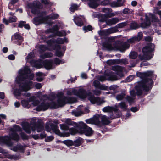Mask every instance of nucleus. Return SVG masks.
Wrapping results in <instances>:
<instances>
[{
  "mask_svg": "<svg viewBox=\"0 0 161 161\" xmlns=\"http://www.w3.org/2000/svg\"><path fill=\"white\" fill-rule=\"evenodd\" d=\"M34 74L31 73L28 66L22 67L18 72V75L16 78V82L19 84V89L17 88L16 84L11 86V92L15 96L20 95L21 91H28L31 89L33 85V82Z\"/></svg>",
  "mask_w": 161,
  "mask_h": 161,
  "instance_id": "f257e3e1",
  "label": "nucleus"
},
{
  "mask_svg": "<svg viewBox=\"0 0 161 161\" xmlns=\"http://www.w3.org/2000/svg\"><path fill=\"white\" fill-rule=\"evenodd\" d=\"M28 7L31 9V12L34 14H37L38 16L33 19L32 22L36 25H38L42 23L47 24L51 25L53 22L52 19L58 18L59 16L57 14L52 13L49 16L44 17L46 14L45 12H41L40 9L42 8L40 3L37 1H34L32 3H30L27 5Z\"/></svg>",
  "mask_w": 161,
  "mask_h": 161,
  "instance_id": "f03ea898",
  "label": "nucleus"
},
{
  "mask_svg": "<svg viewBox=\"0 0 161 161\" xmlns=\"http://www.w3.org/2000/svg\"><path fill=\"white\" fill-rule=\"evenodd\" d=\"M137 77L142 80V81L136 86L137 94L138 96L144 95L145 92L151 89L153 84V80H155L157 76L153 71H147L144 72H137Z\"/></svg>",
  "mask_w": 161,
  "mask_h": 161,
  "instance_id": "7ed1b4c3",
  "label": "nucleus"
},
{
  "mask_svg": "<svg viewBox=\"0 0 161 161\" xmlns=\"http://www.w3.org/2000/svg\"><path fill=\"white\" fill-rule=\"evenodd\" d=\"M34 57V53L31 52L28 54L25 60L27 63H30L31 65L38 69L44 67L47 70H52L55 69L57 66L65 63V61L63 59L55 58L53 59L43 61L42 65L37 63L35 60H32Z\"/></svg>",
  "mask_w": 161,
  "mask_h": 161,
  "instance_id": "20e7f679",
  "label": "nucleus"
},
{
  "mask_svg": "<svg viewBox=\"0 0 161 161\" xmlns=\"http://www.w3.org/2000/svg\"><path fill=\"white\" fill-rule=\"evenodd\" d=\"M66 92L67 95L73 94L82 99H85L87 97L88 100L92 104L100 105L104 102L103 99L98 97H95L91 93L87 92L83 88H80L78 90L75 88L69 89L66 90Z\"/></svg>",
  "mask_w": 161,
  "mask_h": 161,
  "instance_id": "39448f33",
  "label": "nucleus"
},
{
  "mask_svg": "<svg viewBox=\"0 0 161 161\" xmlns=\"http://www.w3.org/2000/svg\"><path fill=\"white\" fill-rule=\"evenodd\" d=\"M137 41H138L136 36H134L128 39L126 42L123 43L117 41L113 45L108 43H104L103 44V49L108 50H119L121 52H123L129 48L130 44L134 43Z\"/></svg>",
  "mask_w": 161,
  "mask_h": 161,
  "instance_id": "423d86ee",
  "label": "nucleus"
},
{
  "mask_svg": "<svg viewBox=\"0 0 161 161\" xmlns=\"http://www.w3.org/2000/svg\"><path fill=\"white\" fill-rule=\"evenodd\" d=\"M21 125L23 130L28 134H30L31 130L33 132L36 131L37 132H40L44 130L42 120L36 117L32 119L31 124L27 122H23L21 123Z\"/></svg>",
  "mask_w": 161,
  "mask_h": 161,
  "instance_id": "0eeeda50",
  "label": "nucleus"
},
{
  "mask_svg": "<svg viewBox=\"0 0 161 161\" xmlns=\"http://www.w3.org/2000/svg\"><path fill=\"white\" fill-rule=\"evenodd\" d=\"M65 122L67 125H73L74 127L76 128L77 132L80 134H84L87 136H91L93 133L94 131L92 129L82 122L77 123L68 119L66 120Z\"/></svg>",
  "mask_w": 161,
  "mask_h": 161,
  "instance_id": "6e6552de",
  "label": "nucleus"
},
{
  "mask_svg": "<svg viewBox=\"0 0 161 161\" xmlns=\"http://www.w3.org/2000/svg\"><path fill=\"white\" fill-rule=\"evenodd\" d=\"M21 130V128L19 125H14L10 130L9 136H6L1 137L0 139L1 142L8 146H12L13 144L11 139L18 141L19 139V136L17 133L20 132Z\"/></svg>",
  "mask_w": 161,
  "mask_h": 161,
  "instance_id": "1a4fd4ad",
  "label": "nucleus"
},
{
  "mask_svg": "<svg viewBox=\"0 0 161 161\" xmlns=\"http://www.w3.org/2000/svg\"><path fill=\"white\" fill-rule=\"evenodd\" d=\"M155 47L154 45L152 43H148L142 50V54L138 55V58L141 60L147 61L151 59L153 57L152 52Z\"/></svg>",
  "mask_w": 161,
  "mask_h": 161,
  "instance_id": "9d476101",
  "label": "nucleus"
},
{
  "mask_svg": "<svg viewBox=\"0 0 161 161\" xmlns=\"http://www.w3.org/2000/svg\"><path fill=\"white\" fill-rule=\"evenodd\" d=\"M58 97L57 103L54 105L53 108H55L64 106L65 103H72L77 101V99L75 97H67L64 96L62 92H58L57 94Z\"/></svg>",
  "mask_w": 161,
  "mask_h": 161,
  "instance_id": "9b49d317",
  "label": "nucleus"
},
{
  "mask_svg": "<svg viewBox=\"0 0 161 161\" xmlns=\"http://www.w3.org/2000/svg\"><path fill=\"white\" fill-rule=\"evenodd\" d=\"M47 44H48L47 43ZM48 45V44H47ZM39 48L41 51L42 52H44L46 50L52 51L53 50H55V55L56 56L58 57H62L64 54L65 51L66 49V46H63L62 47V49L63 51H60L61 49V47L59 46H57V47H54L53 46H49L48 45L47 47L46 46L41 45L39 46Z\"/></svg>",
  "mask_w": 161,
  "mask_h": 161,
  "instance_id": "f8f14e48",
  "label": "nucleus"
},
{
  "mask_svg": "<svg viewBox=\"0 0 161 161\" xmlns=\"http://www.w3.org/2000/svg\"><path fill=\"white\" fill-rule=\"evenodd\" d=\"M45 130L48 132L52 130L56 134L61 137L68 136H69V133L65 134L60 132L58 127L52 123H47L46 124L45 127Z\"/></svg>",
  "mask_w": 161,
  "mask_h": 161,
  "instance_id": "ddd939ff",
  "label": "nucleus"
},
{
  "mask_svg": "<svg viewBox=\"0 0 161 161\" xmlns=\"http://www.w3.org/2000/svg\"><path fill=\"white\" fill-rule=\"evenodd\" d=\"M68 40L67 38L66 37H64V38H58L57 39H54L53 38H52L49 40L47 42V43H48L49 46H53L54 47H57V46H54V44L56 43L59 44H63L64 43H67L68 42ZM58 46H59L58 45ZM63 46H62L60 47H61V49H60V51H63L62 49V47Z\"/></svg>",
  "mask_w": 161,
  "mask_h": 161,
  "instance_id": "4468645a",
  "label": "nucleus"
},
{
  "mask_svg": "<svg viewBox=\"0 0 161 161\" xmlns=\"http://www.w3.org/2000/svg\"><path fill=\"white\" fill-rule=\"evenodd\" d=\"M59 30L58 26L55 25L53 26V29H50L47 31V33L52 32L54 34V36H65L66 35V33L64 30L58 31Z\"/></svg>",
  "mask_w": 161,
  "mask_h": 161,
  "instance_id": "2eb2a0df",
  "label": "nucleus"
},
{
  "mask_svg": "<svg viewBox=\"0 0 161 161\" xmlns=\"http://www.w3.org/2000/svg\"><path fill=\"white\" fill-rule=\"evenodd\" d=\"M35 101L36 100H35ZM36 101L38 102V103L36 106L37 107L36 108V110L37 111H40L46 110L50 106V103L47 102L46 101H44L41 102H39L38 100Z\"/></svg>",
  "mask_w": 161,
  "mask_h": 161,
  "instance_id": "dca6fc26",
  "label": "nucleus"
},
{
  "mask_svg": "<svg viewBox=\"0 0 161 161\" xmlns=\"http://www.w3.org/2000/svg\"><path fill=\"white\" fill-rule=\"evenodd\" d=\"M36 97L35 96H31L29 97L28 100H23L21 101V104L22 106L25 108H28L30 107V105L29 104V102H32V104L34 106H36L38 103V102L37 101H35Z\"/></svg>",
  "mask_w": 161,
  "mask_h": 161,
  "instance_id": "f3484780",
  "label": "nucleus"
},
{
  "mask_svg": "<svg viewBox=\"0 0 161 161\" xmlns=\"http://www.w3.org/2000/svg\"><path fill=\"white\" fill-rule=\"evenodd\" d=\"M73 20L75 23L79 26H82L85 21V19L84 16L80 15L74 16Z\"/></svg>",
  "mask_w": 161,
  "mask_h": 161,
  "instance_id": "a211bd4d",
  "label": "nucleus"
},
{
  "mask_svg": "<svg viewBox=\"0 0 161 161\" xmlns=\"http://www.w3.org/2000/svg\"><path fill=\"white\" fill-rule=\"evenodd\" d=\"M112 70L116 71L117 75L121 77L123 76V72L125 70V69L121 66L115 65L112 67Z\"/></svg>",
  "mask_w": 161,
  "mask_h": 161,
  "instance_id": "6ab92c4d",
  "label": "nucleus"
},
{
  "mask_svg": "<svg viewBox=\"0 0 161 161\" xmlns=\"http://www.w3.org/2000/svg\"><path fill=\"white\" fill-rule=\"evenodd\" d=\"M0 153L5 154V156L7 158L13 159L15 160L19 159L20 158L19 155H11L8 153L7 151L0 147Z\"/></svg>",
  "mask_w": 161,
  "mask_h": 161,
  "instance_id": "aec40b11",
  "label": "nucleus"
},
{
  "mask_svg": "<svg viewBox=\"0 0 161 161\" xmlns=\"http://www.w3.org/2000/svg\"><path fill=\"white\" fill-rule=\"evenodd\" d=\"M117 1H113L110 3V6L112 8H117L123 6L124 3L125 2V0H117Z\"/></svg>",
  "mask_w": 161,
  "mask_h": 161,
  "instance_id": "412c9836",
  "label": "nucleus"
},
{
  "mask_svg": "<svg viewBox=\"0 0 161 161\" xmlns=\"http://www.w3.org/2000/svg\"><path fill=\"white\" fill-rule=\"evenodd\" d=\"M84 108L82 106H79L76 109L73 110L71 112L72 114L75 116H79L83 114Z\"/></svg>",
  "mask_w": 161,
  "mask_h": 161,
  "instance_id": "4be33fe9",
  "label": "nucleus"
},
{
  "mask_svg": "<svg viewBox=\"0 0 161 161\" xmlns=\"http://www.w3.org/2000/svg\"><path fill=\"white\" fill-rule=\"evenodd\" d=\"M60 126L61 129L64 131L69 130L70 132L73 135L75 134L77 132V130L76 129H75L74 128H71L69 129V126L65 124H60Z\"/></svg>",
  "mask_w": 161,
  "mask_h": 161,
  "instance_id": "5701e85b",
  "label": "nucleus"
},
{
  "mask_svg": "<svg viewBox=\"0 0 161 161\" xmlns=\"http://www.w3.org/2000/svg\"><path fill=\"white\" fill-rule=\"evenodd\" d=\"M86 2L89 6L91 8H95L99 5L98 0H83Z\"/></svg>",
  "mask_w": 161,
  "mask_h": 161,
  "instance_id": "b1692460",
  "label": "nucleus"
},
{
  "mask_svg": "<svg viewBox=\"0 0 161 161\" xmlns=\"http://www.w3.org/2000/svg\"><path fill=\"white\" fill-rule=\"evenodd\" d=\"M136 95L135 91L132 90L130 91V96H127L126 97V100L130 104L134 102Z\"/></svg>",
  "mask_w": 161,
  "mask_h": 161,
  "instance_id": "393cba45",
  "label": "nucleus"
},
{
  "mask_svg": "<svg viewBox=\"0 0 161 161\" xmlns=\"http://www.w3.org/2000/svg\"><path fill=\"white\" fill-rule=\"evenodd\" d=\"M119 21V18L117 17L113 18L108 19L106 21V25H112L116 24Z\"/></svg>",
  "mask_w": 161,
  "mask_h": 161,
  "instance_id": "a878e982",
  "label": "nucleus"
},
{
  "mask_svg": "<svg viewBox=\"0 0 161 161\" xmlns=\"http://www.w3.org/2000/svg\"><path fill=\"white\" fill-rule=\"evenodd\" d=\"M36 80L38 81H42L44 79L45 75L44 73L41 72H38L36 73Z\"/></svg>",
  "mask_w": 161,
  "mask_h": 161,
  "instance_id": "bb28decb",
  "label": "nucleus"
},
{
  "mask_svg": "<svg viewBox=\"0 0 161 161\" xmlns=\"http://www.w3.org/2000/svg\"><path fill=\"white\" fill-rule=\"evenodd\" d=\"M146 21L142 23L141 24V26L143 28H145L149 26L151 23L150 21L148 16L146 15H145Z\"/></svg>",
  "mask_w": 161,
  "mask_h": 161,
  "instance_id": "cd10ccee",
  "label": "nucleus"
},
{
  "mask_svg": "<svg viewBox=\"0 0 161 161\" xmlns=\"http://www.w3.org/2000/svg\"><path fill=\"white\" fill-rule=\"evenodd\" d=\"M125 96L126 94L125 92L120 93L115 96V98L118 101L122 100L125 98L126 99Z\"/></svg>",
  "mask_w": 161,
  "mask_h": 161,
  "instance_id": "c85d7f7f",
  "label": "nucleus"
},
{
  "mask_svg": "<svg viewBox=\"0 0 161 161\" xmlns=\"http://www.w3.org/2000/svg\"><path fill=\"white\" fill-rule=\"evenodd\" d=\"M110 75L108 77V79L109 80L115 81L118 80L119 78L112 72H109Z\"/></svg>",
  "mask_w": 161,
  "mask_h": 161,
  "instance_id": "c756f323",
  "label": "nucleus"
},
{
  "mask_svg": "<svg viewBox=\"0 0 161 161\" xmlns=\"http://www.w3.org/2000/svg\"><path fill=\"white\" fill-rule=\"evenodd\" d=\"M127 105L126 103L123 102H122L118 104V106L116 107L117 108H119L122 110L124 111L126 110L127 109Z\"/></svg>",
  "mask_w": 161,
  "mask_h": 161,
  "instance_id": "7c9ffc66",
  "label": "nucleus"
},
{
  "mask_svg": "<svg viewBox=\"0 0 161 161\" xmlns=\"http://www.w3.org/2000/svg\"><path fill=\"white\" fill-rule=\"evenodd\" d=\"M53 56V54L50 52H47L45 53L44 54H42L40 56V58L43 59L47 58H51Z\"/></svg>",
  "mask_w": 161,
  "mask_h": 161,
  "instance_id": "2f4dec72",
  "label": "nucleus"
},
{
  "mask_svg": "<svg viewBox=\"0 0 161 161\" xmlns=\"http://www.w3.org/2000/svg\"><path fill=\"white\" fill-rule=\"evenodd\" d=\"M128 64V60L127 58L117 59V64L126 65Z\"/></svg>",
  "mask_w": 161,
  "mask_h": 161,
  "instance_id": "473e14b6",
  "label": "nucleus"
},
{
  "mask_svg": "<svg viewBox=\"0 0 161 161\" xmlns=\"http://www.w3.org/2000/svg\"><path fill=\"white\" fill-rule=\"evenodd\" d=\"M24 149V147L20 144H18L16 147H14L12 149H11V150L14 151H17L19 150L22 152H23Z\"/></svg>",
  "mask_w": 161,
  "mask_h": 161,
  "instance_id": "72a5a7b5",
  "label": "nucleus"
},
{
  "mask_svg": "<svg viewBox=\"0 0 161 161\" xmlns=\"http://www.w3.org/2000/svg\"><path fill=\"white\" fill-rule=\"evenodd\" d=\"M105 30L107 35L116 32L117 31V30L115 27H112Z\"/></svg>",
  "mask_w": 161,
  "mask_h": 161,
  "instance_id": "f704fd0d",
  "label": "nucleus"
},
{
  "mask_svg": "<svg viewBox=\"0 0 161 161\" xmlns=\"http://www.w3.org/2000/svg\"><path fill=\"white\" fill-rule=\"evenodd\" d=\"M101 121L103 124L105 125H108L110 123L108 118L105 115L102 116Z\"/></svg>",
  "mask_w": 161,
  "mask_h": 161,
  "instance_id": "c9c22d12",
  "label": "nucleus"
},
{
  "mask_svg": "<svg viewBox=\"0 0 161 161\" xmlns=\"http://www.w3.org/2000/svg\"><path fill=\"white\" fill-rule=\"evenodd\" d=\"M137 56V53L135 51H131L129 55V58L133 59H136Z\"/></svg>",
  "mask_w": 161,
  "mask_h": 161,
  "instance_id": "e433bc0d",
  "label": "nucleus"
},
{
  "mask_svg": "<svg viewBox=\"0 0 161 161\" xmlns=\"http://www.w3.org/2000/svg\"><path fill=\"white\" fill-rule=\"evenodd\" d=\"M82 140V138H79L74 141H73V146H74L75 147H78L80 146L81 144Z\"/></svg>",
  "mask_w": 161,
  "mask_h": 161,
  "instance_id": "4c0bfd02",
  "label": "nucleus"
},
{
  "mask_svg": "<svg viewBox=\"0 0 161 161\" xmlns=\"http://www.w3.org/2000/svg\"><path fill=\"white\" fill-rule=\"evenodd\" d=\"M102 110L103 112H111L114 110V108L112 107L108 106L103 108Z\"/></svg>",
  "mask_w": 161,
  "mask_h": 161,
  "instance_id": "58836bf2",
  "label": "nucleus"
},
{
  "mask_svg": "<svg viewBox=\"0 0 161 161\" xmlns=\"http://www.w3.org/2000/svg\"><path fill=\"white\" fill-rule=\"evenodd\" d=\"M139 27L138 25L135 22H132L130 24V28L132 30L136 29Z\"/></svg>",
  "mask_w": 161,
  "mask_h": 161,
  "instance_id": "ea45409f",
  "label": "nucleus"
},
{
  "mask_svg": "<svg viewBox=\"0 0 161 161\" xmlns=\"http://www.w3.org/2000/svg\"><path fill=\"white\" fill-rule=\"evenodd\" d=\"M128 23V22L127 21L122 22L117 24L115 27L117 28H121L126 26Z\"/></svg>",
  "mask_w": 161,
  "mask_h": 161,
  "instance_id": "a19ab883",
  "label": "nucleus"
},
{
  "mask_svg": "<svg viewBox=\"0 0 161 161\" xmlns=\"http://www.w3.org/2000/svg\"><path fill=\"white\" fill-rule=\"evenodd\" d=\"M152 21V22H156L158 24V25H160V21L159 19L155 15L153 14H152L151 15Z\"/></svg>",
  "mask_w": 161,
  "mask_h": 161,
  "instance_id": "79ce46f5",
  "label": "nucleus"
},
{
  "mask_svg": "<svg viewBox=\"0 0 161 161\" xmlns=\"http://www.w3.org/2000/svg\"><path fill=\"white\" fill-rule=\"evenodd\" d=\"M41 3L45 5L47 7H50L52 5V3L50 2L48 0H40Z\"/></svg>",
  "mask_w": 161,
  "mask_h": 161,
  "instance_id": "37998d69",
  "label": "nucleus"
},
{
  "mask_svg": "<svg viewBox=\"0 0 161 161\" xmlns=\"http://www.w3.org/2000/svg\"><path fill=\"white\" fill-rule=\"evenodd\" d=\"M63 143L68 147L73 146V141L70 140H64Z\"/></svg>",
  "mask_w": 161,
  "mask_h": 161,
  "instance_id": "c03bdc74",
  "label": "nucleus"
},
{
  "mask_svg": "<svg viewBox=\"0 0 161 161\" xmlns=\"http://www.w3.org/2000/svg\"><path fill=\"white\" fill-rule=\"evenodd\" d=\"M108 77L106 75L102 76L98 75L97 76H96V78L101 81H104L106 79H108Z\"/></svg>",
  "mask_w": 161,
  "mask_h": 161,
  "instance_id": "a18cd8bd",
  "label": "nucleus"
},
{
  "mask_svg": "<svg viewBox=\"0 0 161 161\" xmlns=\"http://www.w3.org/2000/svg\"><path fill=\"white\" fill-rule=\"evenodd\" d=\"M105 31L106 30H104L102 31H98V34L101 38H103V36L107 35Z\"/></svg>",
  "mask_w": 161,
  "mask_h": 161,
  "instance_id": "49530a36",
  "label": "nucleus"
},
{
  "mask_svg": "<svg viewBox=\"0 0 161 161\" xmlns=\"http://www.w3.org/2000/svg\"><path fill=\"white\" fill-rule=\"evenodd\" d=\"M14 37L15 39L20 40L21 41H23V37L19 34L18 33H15L14 35Z\"/></svg>",
  "mask_w": 161,
  "mask_h": 161,
  "instance_id": "de8ad7c7",
  "label": "nucleus"
},
{
  "mask_svg": "<svg viewBox=\"0 0 161 161\" xmlns=\"http://www.w3.org/2000/svg\"><path fill=\"white\" fill-rule=\"evenodd\" d=\"M78 8V6L76 4H71L70 9L71 12H73L75 10L77 9Z\"/></svg>",
  "mask_w": 161,
  "mask_h": 161,
  "instance_id": "09e8293b",
  "label": "nucleus"
},
{
  "mask_svg": "<svg viewBox=\"0 0 161 161\" xmlns=\"http://www.w3.org/2000/svg\"><path fill=\"white\" fill-rule=\"evenodd\" d=\"M107 63L109 65L117 64V59L114 60H109L107 61Z\"/></svg>",
  "mask_w": 161,
  "mask_h": 161,
  "instance_id": "8fccbe9b",
  "label": "nucleus"
},
{
  "mask_svg": "<svg viewBox=\"0 0 161 161\" xmlns=\"http://www.w3.org/2000/svg\"><path fill=\"white\" fill-rule=\"evenodd\" d=\"M92 27L90 25L84 26L83 27V30L85 32H86L88 31H91L92 30Z\"/></svg>",
  "mask_w": 161,
  "mask_h": 161,
  "instance_id": "3c124183",
  "label": "nucleus"
},
{
  "mask_svg": "<svg viewBox=\"0 0 161 161\" xmlns=\"http://www.w3.org/2000/svg\"><path fill=\"white\" fill-rule=\"evenodd\" d=\"M17 19L15 16L12 15L9 18V21L10 23L16 22Z\"/></svg>",
  "mask_w": 161,
  "mask_h": 161,
  "instance_id": "603ef678",
  "label": "nucleus"
},
{
  "mask_svg": "<svg viewBox=\"0 0 161 161\" xmlns=\"http://www.w3.org/2000/svg\"><path fill=\"white\" fill-rule=\"evenodd\" d=\"M93 119L94 121V124L99 125L100 124V121L99 118L97 117H94Z\"/></svg>",
  "mask_w": 161,
  "mask_h": 161,
  "instance_id": "864d4df0",
  "label": "nucleus"
},
{
  "mask_svg": "<svg viewBox=\"0 0 161 161\" xmlns=\"http://www.w3.org/2000/svg\"><path fill=\"white\" fill-rule=\"evenodd\" d=\"M111 0H103L101 3L103 5H106L108 4L110 5V2Z\"/></svg>",
  "mask_w": 161,
  "mask_h": 161,
  "instance_id": "5fc2aeb1",
  "label": "nucleus"
},
{
  "mask_svg": "<svg viewBox=\"0 0 161 161\" xmlns=\"http://www.w3.org/2000/svg\"><path fill=\"white\" fill-rule=\"evenodd\" d=\"M103 12L106 13L107 14L109 13L112 11V9L108 8H103L102 9Z\"/></svg>",
  "mask_w": 161,
  "mask_h": 161,
  "instance_id": "6e6d98bb",
  "label": "nucleus"
},
{
  "mask_svg": "<svg viewBox=\"0 0 161 161\" xmlns=\"http://www.w3.org/2000/svg\"><path fill=\"white\" fill-rule=\"evenodd\" d=\"M99 82L97 80H94L93 82V85L96 88H98L100 85Z\"/></svg>",
  "mask_w": 161,
  "mask_h": 161,
  "instance_id": "4d7b16f0",
  "label": "nucleus"
},
{
  "mask_svg": "<svg viewBox=\"0 0 161 161\" xmlns=\"http://www.w3.org/2000/svg\"><path fill=\"white\" fill-rule=\"evenodd\" d=\"M143 36L142 33L141 32H139L138 33L137 36H136V38L138 41H139L142 38Z\"/></svg>",
  "mask_w": 161,
  "mask_h": 161,
  "instance_id": "13d9d810",
  "label": "nucleus"
},
{
  "mask_svg": "<svg viewBox=\"0 0 161 161\" xmlns=\"http://www.w3.org/2000/svg\"><path fill=\"white\" fill-rule=\"evenodd\" d=\"M131 12V11L128 8H125L123 10V13L124 14H128Z\"/></svg>",
  "mask_w": 161,
  "mask_h": 161,
  "instance_id": "bf43d9fd",
  "label": "nucleus"
},
{
  "mask_svg": "<svg viewBox=\"0 0 161 161\" xmlns=\"http://www.w3.org/2000/svg\"><path fill=\"white\" fill-rule=\"evenodd\" d=\"M16 6L14 4L10 5V4H8V8L9 9L13 10L16 8Z\"/></svg>",
  "mask_w": 161,
  "mask_h": 161,
  "instance_id": "052dcab7",
  "label": "nucleus"
},
{
  "mask_svg": "<svg viewBox=\"0 0 161 161\" xmlns=\"http://www.w3.org/2000/svg\"><path fill=\"white\" fill-rule=\"evenodd\" d=\"M98 88L102 90H106L107 89V86L104 85L100 84Z\"/></svg>",
  "mask_w": 161,
  "mask_h": 161,
  "instance_id": "680f3d73",
  "label": "nucleus"
},
{
  "mask_svg": "<svg viewBox=\"0 0 161 161\" xmlns=\"http://www.w3.org/2000/svg\"><path fill=\"white\" fill-rule=\"evenodd\" d=\"M86 123L87 124H94V121H93V118H91L86 119Z\"/></svg>",
  "mask_w": 161,
  "mask_h": 161,
  "instance_id": "e2e57ef3",
  "label": "nucleus"
},
{
  "mask_svg": "<svg viewBox=\"0 0 161 161\" xmlns=\"http://www.w3.org/2000/svg\"><path fill=\"white\" fill-rule=\"evenodd\" d=\"M139 108L138 107H132L131 108L130 110L133 112H136L138 111L139 109Z\"/></svg>",
  "mask_w": 161,
  "mask_h": 161,
  "instance_id": "0e129e2a",
  "label": "nucleus"
},
{
  "mask_svg": "<svg viewBox=\"0 0 161 161\" xmlns=\"http://www.w3.org/2000/svg\"><path fill=\"white\" fill-rule=\"evenodd\" d=\"M54 139V137L53 136H49L47 137L45 139V141L47 142H49L53 140Z\"/></svg>",
  "mask_w": 161,
  "mask_h": 161,
  "instance_id": "69168bd1",
  "label": "nucleus"
},
{
  "mask_svg": "<svg viewBox=\"0 0 161 161\" xmlns=\"http://www.w3.org/2000/svg\"><path fill=\"white\" fill-rule=\"evenodd\" d=\"M94 93L96 95H99L101 94V91L98 90H93Z\"/></svg>",
  "mask_w": 161,
  "mask_h": 161,
  "instance_id": "338daca9",
  "label": "nucleus"
},
{
  "mask_svg": "<svg viewBox=\"0 0 161 161\" xmlns=\"http://www.w3.org/2000/svg\"><path fill=\"white\" fill-rule=\"evenodd\" d=\"M42 85L40 83H36L35 84V86L38 89L41 88L42 86Z\"/></svg>",
  "mask_w": 161,
  "mask_h": 161,
  "instance_id": "774afa93",
  "label": "nucleus"
}]
</instances>
